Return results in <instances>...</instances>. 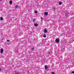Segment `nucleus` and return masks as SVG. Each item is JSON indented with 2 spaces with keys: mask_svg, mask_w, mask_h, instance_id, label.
<instances>
[{
  "mask_svg": "<svg viewBox=\"0 0 74 74\" xmlns=\"http://www.w3.org/2000/svg\"><path fill=\"white\" fill-rule=\"evenodd\" d=\"M9 3L10 4H12V1H10Z\"/></svg>",
  "mask_w": 74,
  "mask_h": 74,
  "instance_id": "nucleus-8",
  "label": "nucleus"
},
{
  "mask_svg": "<svg viewBox=\"0 0 74 74\" xmlns=\"http://www.w3.org/2000/svg\"><path fill=\"white\" fill-rule=\"evenodd\" d=\"M45 15H48V12H45Z\"/></svg>",
  "mask_w": 74,
  "mask_h": 74,
  "instance_id": "nucleus-9",
  "label": "nucleus"
},
{
  "mask_svg": "<svg viewBox=\"0 0 74 74\" xmlns=\"http://www.w3.org/2000/svg\"><path fill=\"white\" fill-rule=\"evenodd\" d=\"M48 53V54H51V53H50V52H49Z\"/></svg>",
  "mask_w": 74,
  "mask_h": 74,
  "instance_id": "nucleus-20",
  "label": "nucleus"
},
{
  "mask_svg": "<svg viewBox=\"0 0 74 74\" xmlns=\"http://www.w3.org/2000/svg\"><path fill=\"white\" fill-rule=\"evenodd\" d=\"M35 21H36V19L35 18H34L33 20V21L35 22Z\"/></svg>",
  "mask_w": 74,
  "mask_h": 74,
  "instance_id": "nucleus-13",
  "label": "nucleus"
},
{
  "mask_svg": "<svg viewBox=\"0 0 74 74\" xmlns=\"http://www.w3.org/2000/svg\"><path fill=\"white\" fill-rule=\"evenodd\" d=\"M53 9L54 10H55V9H56V8H53Z\"/></svg>",
  "mask_w": 74,
  "mask_h": 74,
  "instance_id": "nucleus-17",
  "label": "nucleus"
},
{
  "mask_svg": "<svg viewBox=\"0 0 74 74\" xmlns=\"http://www.w3.org/2000/svg\"><path fill=\"white\" fill-rule=\"evenodd\" d=\"M51 73L52 74H55V73L54 72H52Z\"/></svg>",
  "mask_w": 74,
  "mask_h": 74,
  "instance_id": "nucleus-16",
  "label": "nucleus"
},
{
  "mask_svg": "<svg viewBox=\"0 0 74 74\" xmlns=\"http://www.w3.org/2000/svg\"><path fill=\"white\" fill-rule=\"evenodd\" d=\"M16 74H20V72H17L16 73Z\"/></svg>",
  "mask_w": 74,
  "mask_h": 74,
  "instance_id": "nucleus-14",
  "label": "nucleus"
},
{
  "mask_svg": "<svg viewBox=\"0 0 74 74\" xmlns=\"http://www.w3.org/2000/svg\"><path fill=\"white\" fill-rule=\"evenodd\" d=\"M18 5H16V8H18Z\"/></svg>",
  "mask_w": 74,
  "mask_h": 74,
  "instance_id": "nucleus-11",
  "label": "nucleus"
},
{
  "mask_svg": "<svg viewBox=\"0 0 74 74\" xmlns=\"http://www.w3.org/2000/svg\"><path fill=\"white\" fill-rule=\"evenodd\" d=\"M1 69L0 68V71H1Z\"/></svg>",
  "mask_w": 74,
  "mask_h": 74,
  "instance_id": "nucleus-23",
  "label": "nucleus"
},
{
  "mask_svg": "<svg viewBox=\"0 0 74 74\" xmlns=\"http://www.w3.org/2000/svg\"><path fill=\"white\" fill-rule=\"evenodd\" d=\"M43 36H44L43 37H44V38H45V37H46V36H45L44 35H43Z\"/></svg>",
  "mask_w": 74,
  "mask_h": 74,
  "instance_id": "nucleus-19",
  "label": "nucleus"
},
{
  "mask_svg": "<svg viewBox=\"0 0 74 74\" xmlns=\"http://www.w3.org/2000/svg\"><path fill=\"white\" fill-rule=\"evenodd\" d=\"M71 73H73V74H74V71L71 72Z\"/></svg>",
  "mask_w": 74,
  "mask_h": 74,
  "instance_id": "nucleus-18",
  "label": "nucleus"
},
{
  "mask_svg": "<svg viewBox=\"0 0 74 74\" xmlns=\"http://www.w3.org/2000/svg\"><path fill=\"white\" fill-rule=\"evenodd\" d=\"M62 4V2L61 1H60L59 3V5H61Z\"/></svg>",
  "mask_w": 74,
  "mask_h": 74,
  "instance_id": "nucleus-6",
  "label": "nucleus"
},
{
  "mask_svg": "<svg viewBox=\"0 0 74 74\" xmlns=\"http://www.w3.org/2000/svg\"><path fill=\"white\" fill-rule=\"evenodd\" d=\"M3 51H4V50H3V49H1V51H0L1 53H3Z\"/></svg>",
  "mask_w": 74,
  "mask_h": 74,
  "instance_id": "nucleus-2",
  "label": "nucleus"
},
{
  "mask_svg": "<svg viewBox=\"0 0 74 74\" xmlns=\"http://www.w3.org/2000/svg\"><path fill=\"white\" fill-rule=\"evenodd\" d=\"M65 16L66 17H67V16H69V13H68V12H67L65 14Z\"/></svg>",
  "mask_w": 74,
  "mask_h": 74,
  "instance_id": "nucleus-4",
  "label": "nucleus"
},
{
  "mask_svg": "<svg viewBox=\"0 0 74 74\" xmlns=\"http://www.w3.org/2000/svg\"><path fill=\"white\" fill-rule=\"evenodd\" d=\"M34 12L35 14H37V11H35Z\"/></svg>",
  "mask_w": 74,
  "mask_h": 74,
  "instance_id": "nucleus-12",
  "label": "nucleus"
},
{
  "mask_svg": "<svg viewBox=\"0 0 74 74\" xmlns=\"http://www.w3.org/2000/svg\"><path fill=\"white\" fill-rule=\"evenodd\" d=\"M1 0V1H2V0Z\"/></svg>",
  "mask_w": 74,
  "mask_h": 74,
  "instance_id": "nucleus-24",
  "label": "nucleus"
},
{
  "mask_svg": "<svg viewBox=\"0 0 74 74\" xmlns=\"http://www.w3.org/2000/svg\"><path fill=\"white\" fill-rule=\"evenodd\" d=\"M34 25L35 26H38V24L37 23H35L34 24Z\"/></svg>",
  "mask_w": 74,
  "mask_h": 74,
  "instance_id": "nucleus-7",
  "label": "nucleus"
},
{
  "mask_svg": "<svg viewBox=\"0 0 74 74\" xmlns=\"http://www.w3.org/2000/svg\"><path fill=\"white\" fill-rule=\"evenodd\" d=\"M41 20H42V18L41 17Z\"/></svg>",
  "mask_w": 74,
  "mask_h": 74,
  "instance_id": "nucleus-22",
  "label": "nucleus"
},
{
  "mask_svg": "<svg viewBox=\"0 0 74 74\" xmlns=\"http://www.w3.org/2000/svg\"><path fill=\"white\" fill-rule=\"evenodd\" d=\"M44 35H45V34H44Z\"/></svg>",
  "mask_w": 74,
  "mask_h": 74,
  "instance_id": "nucleus-25",
  "label": "nucleus"
},
{
  "mask_svg": "<svg viewBox=\"0 0 74 74\" xmlns=\"http://www.w3.org/2000/svg\"><path fill=\"white\" fill-rule=\"evenodd\" d=\"M0 19H1V21H3V17H1Z\"/></svg>",
  "mask_w": 74,
  "mask_h": 74,
  "instance_id": "nucleus-10",
  "label": "nucleus"
},
{
  "mask_svg": "<svg viewBox=\"0 0 74 74\" xmlns=\"http://www.w3.org/2000/svg\"><path fill=\"white\" fill-rule=\"evenodd\" d=\"M44 32L45 33H47V30L46 29H45L44 30Z\"/></svg>",
  "mask_w": 74,
  "mask_h": 74,
  "instance_id": "nucleus-3",
  "label": "nucleus"
},
{
  "mask_svg": "<svg viewBox=\"0 0 74 74\" xmlns=\"http://www.w3.org/2000/svg\"><path fill=\"white\" fill-rule=\"evenodd\" d=\"M47 68H48V66H47V65H45V69H47Z\"/></svg>",
  "mask_w": 74,
  "mask_h": 74,
  "instance_id": "nucleus-5",
  "label": "nucleus"
},
{
  "mask_svg": "<svg viewBox=\"0 0 74 74\" xmlns=\"http://www.w3.org/2000/svg\"><path fill=\"white\" fill-rule=\"evenodd\" d=\"M31 49V50H32V51H33L34 50V48H32Z\"/></svg>",
  "mask_w": 74,
  "mask_h": 74,
  "instance_id": "nucleus-15",
  "label": "nucleus"
},
{
  "mask_svg": "<svg viewBox=\"0 0 74 74\" xmlns=\"http://www.w3.org/2000/svg\"><path fill=\"white\" fill-rule=\"evenodd\" d=\"M56 42H59V39H56Z\"/></svg>",
  "mask_w": 74,
  "mask_h": 74,
  "instance_id": "nucleus-1",
  "label": "nucleus"
},
{
  "mask_svg": "<svg viewBox=\"0 0 74 74\" xmlns=\"http://www.w3.org/2000/svg\"><path fill=\"white\" fill-rule=\"evenodd\" d=\"M7 42H9V41H10V40H7Z\"/></svg>",
  "mask_w": 74,
  "mask_h": 74,
  "instance_id": "nucleus-21",
  "label": "nucleus"
}]
</instances>
